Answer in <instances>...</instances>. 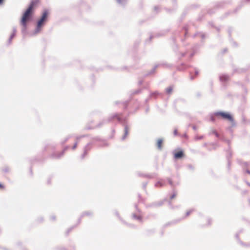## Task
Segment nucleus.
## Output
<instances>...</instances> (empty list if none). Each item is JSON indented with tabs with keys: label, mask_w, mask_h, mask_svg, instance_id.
Segmentation results:
<instances>
[{
	"label": "nucleus",
	"mask_w": 250,
	"mask_h": 250,
	"mask_svg": "<svg viewBox=\"0 0 250 250\" xmlns=\"http://www.w3.org/2000/svg\"><path fill=\"white\" fill-rule=\"evenodd\" d=\"M36 4V2L34 1H32L29 5L28 8L23 13L21 21V24L24 27L26 26L27 22L29 21L30 19H31L32 15L33 14Z\"/></svg>",
	"instance_id": "nucleus-1"
},
{
	"label": "nucleus",
	"mask_w": 250,
	"mask_h": 250,
	"mask_svg": "<svg viewBox=\"0 0 250 250\" xmlns=\"http://www.w3.org/2000/svg\"><path fill=\"white\" fill-rule=\"evenodd\" d=\"M48 12L47 10H44L42 13V17L37 22L36 32H39L41 31V28L43 25L44 22L47 20L48 16Z\"/></svg>",
	"instance_id": "nucleus-2"
},
{
	"label": "nucleus",
	"mask_w": 250,
	"mask_h": 250,
	"mask_svg": "<svg viewBox=\"0 0 250 250\" xmlns=\"http://www.w3.org/2000/svg\"><path fill=\"white\" fill-rule=\"evenodd\" d=\"M214 115L218 119H223L227 120L230 122H233V119L231 115L227 112H217L214 113Z\"/></svg>",
	"instance_id": "nucleus-3"
},
{
	"label": "nucleus",
	"mask_w": 250,
	"mask_h": 250,
	"mask_svg": "<svg viewBox=\"0 0 250 250\" xmlns=\"http://www.w3.org/2000/svg\"><path fill=\"white\" fill-rule=\"evenodd\" d=\"M184 156V153L182 151H179L175 153L174 154V158L175 159H179L181 158Z\"/></svg>",
	"instance_id": "nucleus-4"
},
{
	"label": "nucleus",
	"mask_w": 250,
	"mask_h": 250,
	"mask_svg": "<svg viewBox=\"0 0 250 250\" xmlns=\"http://www.w3.org/2000/svg\"><path fill=\"white\" fill-rule=\"evenodd\" d=\"M163 141L161 139H159L157 142V146L159 149H161L162 147Z\"/></svg>",
	"instance_id": "nucleus-5"
},
{
	"label": "nucleus",
	"mask_w": 250,
	"mask_h": 250,
	"mask_svg": "<svg viewBox=\"0 0 250 250\" xmlns=\"http://www.w3.org/2000/svg\"><path fill=\"white\" fill-rule=\"evenodd\" d=\"M211 133L212 134L214 135L217 137H219V134L218 133V132L215 130H212L211 131Z\"/></svg>",
	"instance_id": "nucleus-6"
},
{
	"label": "nucleus",
	"mask_w": 250,
	"mask_h": 250,
	"mask_svg": "<svg viewBox=\"0 0 250 250\" xmlns=\"http://www.w3.org/2000/svg\"><path fill=\"white\" fill-rule=\"evenodd\" d=\"M172 91V88L171 87H169L166 89L167 93L168 94H170Z\"/></svg>",
	"instance_id": "nucleus-7"
},
{
	"label": "nucleus",
	"mask_w": 250,
	"mask_h": 250,
	"mask_svg": "<svg viewBox=\"0 0 250 250\" xmlns=\"http://www.w3.org/2000/svg\"><path fill=\"white\" fill-rule=\"evenodd\" d=\"M177 195V194L175 192H174L171 196H170V199L172 200L174 199Z\"/></svg>",
	"instance_id": "nucleus-8"
},
{
	"label": "nucleus",
	"mask_w": 250,
	"mask_h": 250,
	"mask_svg": "<svg viewBox=\"0 0 250 250\" xmlns=\"http://www.w3.org/2000/svg\"><path fill=\"white\" fill-rule=\"evenodd\" d=\"M4 188V186L2 184H1V183H0V189H3Z\"/></svg>",
	"instance_id": "nucleus-9"
},
{
	"label": "nucleus",
	"mask_w": 250,
	"mask_h": 250,
	"mask_svg": "<svg viewBox=\"0 0 250 250\" xmlns=\"http://www.w3.org/2000/svg\"><path fill=\"white\" fill-rule=\"evenodd\" d=\"M77 143H75V145H74V146H73V148H73V149H75V148H76V147H77Z\"/></svg>",
	"instance_id": "nucleus-10"
},
{
	"label": "nucleus",
	"mask_w": 250,
	"mask_h": 250,
	"mask_svg": "<svg viewBox=\"0 0 250 250\" xmlns=\"http://www.w3.org/2000/svg\"><path fill=\"white\" fill-rule=\"evenodd\" d=\"M174 134L175 135H176L177 134V130L176 129H175L174 131Z\"/></svg>",
	"instance_id": "nucleus-11"
},
{
	"label": "nucleus",
	"mask_w": 250,
	"mask_h": 250,
	"mask_svg": "<svg viewBox=\"0 0 250 250\" xmlns=\"http://www.w3.org/2000/svg\"><path fill=\"white\" fill-rule=\"evenodd\" d=\"M119 3H121L123 0H117Z\"/></svg>",
	"instance_id": "nucleus-12"
},
{
	"label": "nucleus",
	"mask_w": 250,
	"mask_h": 250,
	"mask_svg": "<svg viewBox=\"0 0 250 250\" xmlns=\"http://www.w3.org/2000/svg\"><path fill=\"white\" fill-rule=\"evenodd\" d=\"M3 1V0H0V4L2 3Z\"/></svg>",
	"instance_id": "nucleus-13"
}]
</instances>
